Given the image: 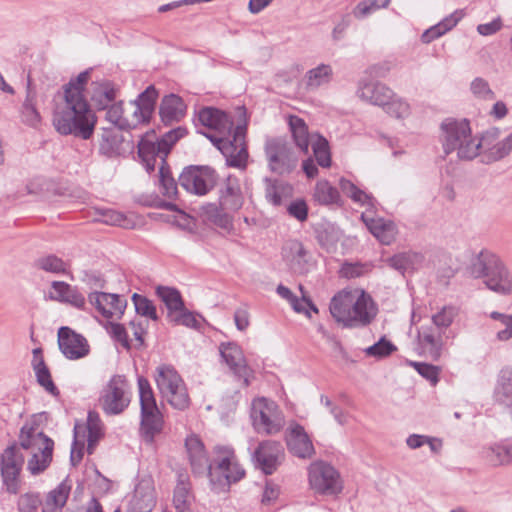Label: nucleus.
Listing matches in <instances>:
<instances>
[{
    "label": "nucleus",
    "mask_w": 512,
    "mask_h": 512,
    "mask_svg": "<svg viewBox=\"0 0 512 512\" xmlns=\"http://www.w3.org/2000/svg\"><path fill=\"white\" fill-rule=\"evenodd\" d=\"M204 475L209 478L211 489L220 493L228 490L231 483L242 479L245 471L240 466H233V469L224 466L218 468V464L210 462Z\"/></svg>",
    "instance_id": "17"
},
{
    "label": "nucleus",
    "mask_w": 512,
    "mask_h": 512,
    "mask_svg": "<svg viewBox=\"0 0 512 512\" xmlns=\"http://www.w3.org/2000/svg\"><path fill=\"white\" fill-rule=\"evenodd\" d=\"M137 383L139 390L140 410L150 408L156 410L158 406L149 381L145 377L139 376L137 379Z\"/></svg>",
    "instance_id": "49"
},
{
    "label": "nucleus",
    "mask_w": 512,
    "mask_h": 512,
    "mask_svg": "<svg viewBox=\"0 0 512 512\" xmlns=\"http://www.w3.org/2000/svg\"><path fill=\"white\" fill-rule=\"evenodd\" d=\"M132 301L137 314L148 317L152 320L158 319L156 307L147 297L134 293L132 295Z\"/></svg>",
    "instance_id": "53"
},
{
    "label": "nucleus",
    "mask_w": 512,
    "mask_h": 512,
    "mask_svg": "<svg viewBox=\"0 0 512 512\" xmlns=\"http://www.w3.org/2000/svg\"><path fill=\"white\" fill-rule=\"evenodd\" d=\"M106 119L119 130H130L136 128L139 123H136V118L133 117L132 120L127 119L123 114V102H113L106 108Z\"/></svg>",
    "instance_id": "39"
},
{
    "label": "nucleus",
    "mask_w": 512,
    "mask_h": 512,
    "mask_svg": "<svg viewBox=\"0 0 512 512\" xmlns=\"http://www.w3.org/2000/svg\"><path fill=\"white\" fill-rule=\"evenodd\" d=\"M70 491L71 485L67 481H62L47 494L44 503H42V512H61L68 500Z\"/></svg>",
    "instance_id": "36"
},
{
    "label": "nucleus",
    "mask_w": 512,
    "mask_h": 512,
    "mask_svg": "<svg viewBox=\"0 0 512 512\" xmlns=\"http://www.w3.org/2000/svg\"><path fill=\"white\" fill-rule=\"evenodd\" d=\"M219 350L221 357L229 366L234 376L247 387L250 384L252 370L247 365L241 348L235 343H222Z\"/></svg>",
    "instance_id": "16"
},
{
    "label": "nucleus",
    "mask_w": 512,
    "mask_h": 512,
    "mask_svg": "<svg viewBox=\"0 0 512 512\" xmlns=\"http://www.w3.org/2000/svg\"><path fill=\"white\" fill-rule=\"evenodd\" d=\"M390 1L391 0H383L381 3L379 0L361 1L354 8L353 14L358 19L364 18L380 8L388 7Z\"/></svg>",
    "instance_id": "58"
},
{
    "label": "nucleus",
    "mask_w": 512,
    "mask_h": 512,
    "mask_svg": "<svg viewBox=\"0 0 512 512\" xmlns=\"http://www.w3.org/2000/svg\"><path fill=\"white\" fill-rule=\"evenodd\" d=\"M490 318L499 321L504 328L496 333V339L505 342L512 339V314H504L498 311L490 313Z\"/></svg>",
    "instance_id": "55"
},
{
    "label": "nucleus",
    "mask_w": 512,
    "mask_h": 512,
    "mask_svg": "<svg viewBox=\"0 0 512 512\" xmlns=\"http://www.w3.org/2000/svg\"><path fill=\"white\" fill-rule=\"evenodd\" d=\"M420 343L427 349L428 354L433 360H438L442 351V337L433 331H422L419 333Z\"/></svg>",
    "instance_id": "46"
},
{
    "label": "nucleus",
    "mask_w": 512,
    "mask_h": 512,
    "mask_svg": "<svg viewBox=\"0 0 512 512\" xmlns=\"http://www.w3.org/2000/svg\"><path fill=\"white\" fill-rule=\"evenodd\" d=\"M51 288L52 291L49 293L51 300L69 304L77 309H84L86 300L77 287L71 286L64 281H53Z\"/></svg>",
    "instance_id": "25"
},
{
    "label": "nucleus",
    "mask_w": 512,
    "mask_h": 512,
    "mask_svg": "<svg viewBox=\"0 0 512 512\" xmlns=\"http://www.w3.org/2000/svg\"><path fill=\"white\" fill-rule=\"evenodd\" d=\"M155 381L162 397L175 409L189 407L190 398L186 385L179 373L170 365L157 367Z\"/></svg>",
    "instance_id": "6"
},
{
    "label": "nucleus",
    "mask_w": 512,
    "mask_h": 512,
    "mask_svg": "<svg viewBox=\"0 0 512 512\" xmlns=\"http://www.w3.org/2000/svg\"><path fill=\"white\" fill-rule=\"evenodd\" d=\"M130 404L128 382L125 376L114 375L103 388L99 405L106 415H119Z\"/></svg>",
    "instance_id": "9"
},
{
    "label": "nucleus",
    "mask_w": 512,
    "mask_h": 512,
    "mask_svg": "<svg viewBox=\"0 0 512 512\" xmlns=\"http://www.w3.org/2000/svg\"><path fill=\"white\" fill-rule=\"evenodd\" d=\"M456 315V311L451 306H444L438 313L433 315V324L438 328L449 327Z\"/></svg>",
    "instance_id": "63"
},
{
    "label": "nucleus",
    "mask_w": 512,
    "mask_h": 512,
    "mask_svg": "<svg viewBox=\"0 0 512 512\" xmlns=\"http://www.w3.org/2000/svg\"><path fill=\"white\" fill-rule=\"evenodd\" d=\"M284 448L280 442L267 440L259 443L252 454L256 468L264 474H273L284 459Z\"/></svg>",
    "instance_id": "12"
},
{
    "label": "nucleus",
    "mask_w": 512,
    "mask_h": 512,
    "mask_svg": "<svg viewBox=\"0 0 512 512\" xmlns=\"http://www.w3.org/2000/svg\"><path fill=\"white\" fill-rule=\"evenodd\" d=\"M219 205L222 210L237 211L243 205V196L236 177H227L220 190Z\"/></svg>",
    "instance_id": "29"
},
{
    "label": "nucleus",
    "mask_w": 512,
    "mask_h": 512,
    "mask_svg": "<svg viewBox=\"0 0 512 512\" xmlns=\"http://www.w3.org/2000/svg\"><path fill=\"white\" fill-rule=\"evenodd\" d=\"M410 365L426 380L435 386L439 381L440 368L425 362L411 361Z\"/></svg>",
    "instance_id": "59"
},
{
    "label": "nucleus",
    "mask_w": 512,
    "mask_h": 512,
    "mask_svg": "<svg viewBox=\"0 0 512 512\" xmlns=\"http://www.w3.org/2000/svg\"><path fill=\"white\" fill-rule=\"evenodd\" d=\"M76 92L60 96L56 100L52 115V124L62 136L72 135L76 138L89 140L95 130L97 116L86 98H81Z\"/></svg>",
    "instance_id": "2"
},
{
    "label": "nucleus",
    "mask_w": 512,
    "mask_h": 512,
    "mask_svg": "<svg viewBox=\"0 0 512 512\" xmlns=\"http://www.w3.org/2000/svg\"><path fill=\"white\" fill-rule=\"evenodd\" d=\"M85 429L83 426L75 425L74 439L71 447L70 462L72 466L78 465L84 455Z\"/></svg>",
    "instance_id": "50"
},
{
    "label": "nucleus",
    "mask_w": 512,
    "mask_h": 512,
    "mask_svg": "<svg viewBox=\"0 0 512 512\" xmlns=\"http://www.w3.org/2000/svg\"><path fill=\"white\" fill-rule=\"evenodd\" d=\"M288 450L301 459H310L315 454L313 443L304 427L293 422L288 428L286 436Z\"/></svg>",
    "instance_id": "18"
},
{
    "label": "nucleus",
    "mask_w": 512,
    "mask_h": 512,
    "mask_svg": "<svg viewBox=\"0 0 512 512\" xmlns=\"http://www.w3.org/2000/svg\"><path fill=\"white\" fill-rule=\"evenodd\" d=\"M42 503L43 501L41 499L40 493H24L18 498L17 512H37Z\"/></svg>",
    "instance_id": "52"
},
{
    "label": "nucleus",
    "mask_w": 512,
    "mask_h": 512,
    "mask_svg": "<svg viewBox=\"0 0 512 512\" xmlns=\"http://www.w3.org/2000/svg\"><path fill=\"white\" fill-rule=\"evenodd\" d=\"M265 197L268 202L279 206L284 198L290 197L293 188L290 184L271 178H265Z\"/></svg>",
    "instance_id": "37"
},
{
    "label": "nucleus",
    "mask_w": 512,
    "mask_h": 512,
    "mask_svg": "<svg viewBox=\"0 0 512 512\" xmlns=\"http://www.w3.org/2000/svg\"><path fill=\"white\" fill-rule=\"evenodd\" d=\"M313 154L318 165L324 168L331 166V153L328 140L322 135H316V139L312 142Z\"/></svg>",
    "instance_id": "48"
},
{
    "label": "nucleus",
    "mask_w": 512,
    "mask_h": 512,
    "mask_svg": "<svg viewBox=\"0 0 512 512\" xmlns=\"http://www.w3.org/2000/svg\"><path fill=\"white\" fill-rule=\"evenodd\" d=\"M469 271L474 278H484L491 291L503 296L512 294V272L493 252L481 250L471 259Z\"/></svg>",
    "instance_id": "4"
},
{
    "label": "nucleus",
    "mask_w": 512,
    "mask_h": 512,
    "mask_svg": "<svg viewBox=\"0 0 512 512\" xmlns=\"http://www.w3.org/2000/svg\"><path fill=\"white\" fill-rule=\"evenodd\" d=\"M396 346L385 337H382L378 342L369 346L364 351L368 356L375 358H384L391 355L396 351Z\"/></svg>",
    "instance_id": "57"
},
{
    "label": "nucleus",
    "mask_w": 512,
    "mask_h": 512,
    "mask_svg": "<svg viewBox=\"0 0 512 512\" xmlns=\"http://www.w3.org/2000/svg\"><path fill=\"white\" fill-rule=\"evenodd\" d=\"M164 427V418L159 410L156 408L141 409L140 410V436L146 444H153L154 439L159 435Z\"/></svg>",
    "instance_id": "22"
},
{
    "label": "nucleus",
    "mask_w": 512,
    "mask_h": 512,
    "mask_svg": "<svg viewBox=\"0 0 512 512\" xmlns=\"http://www.w3.org/2000/svg\"><path fill=\"white\" fill-rule=\"evenodd\" d=\"M91 101L98 110H105L116 101L118 89L109 80L95 81L91 84Z\"/></svg>",
    "instance_id": "30"
},
{
    "label": "nucleus",
    "mask_w": 512,
    "mask_h": 512,
    "mask_svg": "<svg viewBox=\"0 0 512 512\" xmlns=\"http://www.w3.org/2000/svg\"><path fill=\"white\" fill-rule=\"evenodd\" d=\"M54 441L39 430L35 423H25L20 429L19 445L13 443L0 456V474L3 487L9 494L21 489L20 474L25 462L21 449L30 452L27 469L32 475L44 472L52 461Z\"/></svg>",
    "instance_id": "1"
},
{
    "label": "nucleus",
    "mask_w": 512,
    "mask_h": 512,
    "mask_svg": "<svg viewBox=\"0 0 512 512\" xmlns=\"http://www.w3.org/2000/svg\"><path fill=\"white\" fill-rule=\"evenodd\" d=\"M250 417L258 433L273 435L283 428L285 421L278 405L266 398H257L251 405Z\"/></svg>",
    "instance_id": "8"
},
{
    "label": "nucleus",
    "mask_w": 512,
    "mask_h": 512,
    "mask_svg": "<svg viewBox=\"0 0 512 512\" xmlns=\"http://www.w3.org/2000/svg\"><path fill=\"white\" fill-rule=\"evenodd\" d=\"M308 477L311 488L324 495H336L342 491L340 474L329 463L315 461L308 468Z\"/></svg>",
    "instance_id": "10"
},
{
    "label": "nucleus",
    "mask_w": 512,
    "mask_h": 512,
    "mask_svg": "<svg viewBox=\"0 0 512 512\" xmlns=\"http://www.w3.org/2000/svg\"><path fill=\"white\" fill-rule=\"evenodd\" d=\"M89 302L107 319L117 315L120 318L127 306L126 300L118 294L94 291L88 295Z\"/></svg>",
    "instance_id": "21"
},
{
    "label": "nucleus",
    "mask_w": 512,
    "mask_h": 512,
    "mask_svg": "<svg viewBox=\"0 0 512 512\" xmlns=\"http://www.w3.org/2000/svg\"><path fill=\"white\" fill-rule=\"evenodd\" d=\"M89 76L90 69L79 73L77 77L72 78L67 84L63 86V93L60 96H67V92L69 91L73 95L74 93L79 92V96L81 98H85L84 90L89 80Z\"/></svg>",
    "instance_id": "54"
},
{
    "label": "nucleus",
    "mask_w": 512,
    "mask_h": 512,
    "mask_svg": "<svg viewBox=\"0 0 512 512\" xmlns=\"http://www.w3.org/2000/svg\"><path fill=\"white\" fill-rule=\"evenodd\" d=\"M58 346L62 354L69 360H78L89 354V344L84 336L76 333L68 326L58 330Z\"/></svg>",
    "instance_id": "13"
},
{
    "label": "nucleus",
    "mask_w": 512,
    "mask_h": 512,
    "mask_svg": "<svg viewBox=\"0 0 512 512\" xmlns=\"http://www.w3.org/2000/svg\"><path fill=\"white\" fill-rule=\"evenodd\" d=\"M313 199L320 205L328 206L338 204L341 197L338 189L327 180H319L314 187Z\"/></svg>",
    "instance_id": "42"
},
{
    "label": "nucleus",
    "mask_w": 512,
    "mask_h": 512,
    "mask_svg": "<svg viewBox=\"0 0 512 512\" xmlns=\"http://www.w3.org/2000/svg\"><path fill=\"white\" fill-rule=\"evenodd\" d=\"M288 125L294 141V147L303 155H306L310 145V134L305 121L299 116L290 115Z\"/></svg>",
    "instance_id": "33"
},
{
    "label": "nucleus",
    "mask_w": 512,
    "mask_h": 512,
    "mask_svg": "<svg viewBox=\"0 0 512 512\" xmlns=\"http://www.w3.org/2000/svg\"><path fill=\"white\" fill-rule=\"evenodd\" d=\"M385 112L396 118H404L409 114L410 106L407 102L399 98L392 97L387 103L382 105Z\"/></svg>",
    "instance_id": "61"
},
{
    "label": "nucleus",
    "mask_w": 512,
    "mask_h": 512,
    "mask_svg": "<svg viewBox=\"0 0 512 512\" xmlns=\"http://www.w3.org/2000/svg\"><path fill=\"white\" fill-rule=\"evenodd\" d=\"M314 233L318 244L327 252L333 251L340 239L339 229L327 221L317 223L314 227Z\"/></svg>",
    "instance_id": "35"
},
{
    "label": "nucleus",
    "mask_w": 512,
    "mask_h": 512,
    "mask_svg": "<svg viewBox=\"0 0 512 512\" xmlns=\"http://www.w3.org/2000/svg\"><path fill=\"white\" fill-rule=\"evenodd\" d=\"M232 132L233 138L224 146L222 154L228 166L244 170L249 157L245 143L246 126L237 125Z\"/></svg>",
    "instance_id": "14"
},
{
    "label": "nucleus",
    "mask_w": 512,
    "mask_h": 512,
    "mask_svg": "<svg viewBox=\"0 0 512 512\" xmlns=\"http://www.w3.org/2000/svg\"><path fill=\"white\" fill-rule=\"evenodd\" d=\"M187 106L183 99L174 94L165 95L159 106V115L165 125L179 122L186 114Z\"/></svg>",
    "instance_id": "26"
},
{
    "label": "nucleus",
    "mask_w": 512,
    "mask_h": 512,
    "mask_svg": "<svg viewBox=\"0 0 512 512\" xmlns=\"http://www.w3.org/2000/svg\"><path fill=\"white\" fill-rule=\"evenodd\" d=\"M159 190L169 200H176L178 198V185L165 159H162L159 168Z\"/></svg>",
    "instance_id": "40"
},
{
    "label": "nucleus",
    "mask_w": 512,
    "mask_h": 512,
    "mask_svg": "<svg viewBox=\"0 0 512 512\" xmlns=\"http://www.w3.org/2000/svg\"><path fill=\"white\" fill-rule=\"evenodd\" d=\"M215 171L207 166H188L179 175V184L187 192L205 195L214 186Z\"/></svg>",
    "instance_id": "11"
},
{
    "label": "nucleus",
    "mask_w": 512,
    "mask_h": 512,
    "mask_svg": "<svg viewBox=\"0 0 512 512\" xmlns=\"http://www.w3.org/2000/svg\"><path fill=\"white\" fill-rule=\"evenodd\" d=\"M512 151V133L489 149V160L497 161Z\"/></svg>",
    "instance_id": "62"
},
{
    "label": "nucleus",
    "mask_w": 512,
    "mask_h": 512,
    "mask_svg": "<svg viewBox=\"0 0 512 512\" xmlns=\"http://www.w3.org/2000/svg\"><path fill=\"white\" fill-rule=\"evenodd\" d=\"M369 301L371 298L364 291H354L347 328L364 327L372 322L376 313L372 306L368 307Z\"/></svg>",
    "instance_id": "20"
},
{
    "label": "nucleus",
    "mask_w": 512,
    "mask_h": 512,
    "mask_svg": "<svg viewBox=\"0 0 512 512\" xmlns=\"http://www.w3.org/2000/svg\"><path fill=\"white\" fill-rule=\"evenodd\" d=\"M38 92L32 84L30 77L27 79L26 95L22 103L20 114L24 124L36 128L41 123V115L37 110Z\"/></svg>",
    "instance_id": "28"
},
{
    "label": "nucleus",
    "mask_w": 512,
    "mask_h": 512,
    "mask_svg": "<svg viewBox=\"0 0 512 512\" xmlns=\"http://www.w3.org/2000/svg\"><path fill=\"white\" fill-rule=\"evenodd\" d=\"M197 317H201L199 314L194 313L186 309L184 306L182 310L178 311L172 318L171 321L176 325H183L188 328L198 329L200 327V321Z\"/></svg>",
    "instance_id": "60"
},
{
    "label": "nucleus",
    "mask_w": 512,
    "mask_h": 512,
    "mask_svg": "<svg viewBox=\"0 0 512 512\" xmlns=\"http://www.w3.org/2000/svg\"><path fill=\"white\" fill-rule=\"evenodd\" d=\"M282 258L289 270L296 275L307 274L312 265L309 252L299 240H289L285 243Z\"/></svg>",
    "instance_id": "15"
},
{
    "label": "nucleus",
    "mask_w": 512,
    "mask_h": 512,
    "mask_svg": "<svg viewBox=\"0 0 512 512\" xmlns=\"http://www.w3.org/2000/svg\"><path fill=\"white\" fill-rule=\"evenodd\" d=\"M187 129L183 126L171 129L156 141L142 138L138 143V155L141 158L147 172L155 169L156 159H165L171 151L173 145L186 136Z\"/></svg>",
    "instance_id": "7"
},
{
    "label": "nucleus",
    "mask_w": 512,
    "mask_h": 512,
    "mask_svg": "<svg viewBox=\"0 0 512 512\" xmlns=\"http://www.w3.org/2000/svg\"><path fill=\"white\" fill-rule=\"evenodd\" d=\"M333 76L332 67L328 64H320L315 68L308 70L305 74V84L308 90L318 89L320 86L328 84Z\"/></svg>",
    "instance_id": "41"
},
{
    "label": "nucleus",
    "mask_w": 512,
    "mask_h": 512,
    "mask_svg": "<svg viewBox=\"0 0 512 512\" xmlns=\"http://www.w3.org/2000/svg\"><path fill=\"white\" fill-rule=\"evenodd\" d=\"M264 155L270 172L279 175H289L298 166L301 152L284 137H269L264 143Z\"/></svg>",
    "instance_id": "5"
},
{
    "label": "nucleus",
    "mask_w": 512,
    "mask_h": 512,
    "mask_svg": "<svg viewBox=\"0 0 512 512\" xmlns=\"http://www.w3.org/2000/svg\"><path fill=\"white\" fill-rule=\"evenodd\" d=\"M185 447L193 473L198 476L204 475L210 462L202 441L196 435L188 436Z\"/></svg>",
    "instance_id": "27"
},
{
    "label": "nucleus",
    "mask_w": 512,
    "mask_h": 512,
    "mask_svg": "<svg viewBox=\"0 0 512 512\" xmlns=\"http://www.w3.org/2000/svg\"><path fill=\"white\" fill-rule=\"evenodd\" d=\"M357 95L373 105L382 107L383 104L392 99L394 93L383 83L361 80L358 84Z\"/></svg>",
    "instance_id": "23"
},
{
    "label": "nucleus",
    "mask_w": 512,
    "mask_h": 512,
    "mask_svg": "<svg viewBox=\"0 0 512 512\" xmlns=\"http://www.w3.org/2000/svg\"><path fill=\"white\" fill-rule=\"evenodd\" d=\"M484 457L493 466L512 464V445H494L484 451Z\"/></svg>",
    "instance_id": "44"
},
{
    "label": "nucleus",
    "mask_w": 512,
    "mask_h": 512,
    "mask_svg": "<svg viewBox=\"0 0 512 512\" xmlns=\"http://www.w3.org/2000/svg\"><path fill=\"white\" fill-rule=\"evenodd\" d=\"M440 129V138L446 155L456 151L459 159L472 160L480 154L486 136L482 139L474 137L466 119L446 118Z\"/></svg>",
    "instance_id": "3"
},
{
    "label": "nucleus",
    "mask_w": 512,
    "mask_h": 512,
    "mask_svg": "<svg viewBox=\"0 0 512 512\" xmlns=\"http://www.w3.org/2000/svg\"><path fill=\"white\" fill-rule=\"evenodd\" d=\"M287 212L290 216L294 217L300 222L307 220L308 217V206L303 199H297L292 201L288 207Z\"/></svg>",
    "instance_id": "64"
},
{
    "label": "nucleus",
    "mask_w": 512,
    "mask_h": 512,
    "mask_svg": "<svg viewBox=\"0 0 512 512\" xmlns=\"http://www.w3.org/2000/svg\"><path fill=\"white\" fill-rule=\"evenodd\" d=\"M32 368L35 372V376H36V380H37L38 384L41 387H43L51 395L58 396L59 390L52 380L50 370L47 367L45 361L37 362V364L34 365V367H32Z\"/></svg>",
    "instance_id": "47"
},
{
    "label": "nucleus",
    "mask_w": 512,
    "mask_h": 512,
    "mask_svg": "<svg viewBox=\"0 0 512 512\" xmlns=\"http://www.w3.org/2000/svg\"><path fill=\"white\" fill-rule=\"evenodd\" d=\"M354 291L342 290L334 295L330 301L329 310L336 322L347 325L352 306Z\"/></svg>",
    "instance_id": "31"
},
{
    "label": "nucleus",
    "mask_w": 512,
    "mask_h": 512,
    "mask_svg": "<svg viewBox=\"0 0 512 512\" xmlns=\"http://www.w3.org/2000/svg\"><path fill=\"white\" fill-rule=\"evenodd\" d=\"M197 120L220 135H229L234 130V122L230 114L215 107H203L198 111Z\"/></svg>",
    "instance_id": "19"
},
{
    "label": "nucleus",
    "mask_w": 512,
    "mask_h": 512,
    "mask_svg": "<svg viewBox=\"0 0 512 512\" xmlns=\"http://www.w3.org/2000/svg\"><path fill=\"white\" fill-rule=\"evenodd\" d=\"M158 98V91L154 85L148 86L138 98L132 103L133 117L136 118V123H148L155 111L156 100Z\"/></svg>",
    "instance_id": "24"
},
{
    "label": "nucleus",
    "mask_w": 512,
    "mask_h": 512,
    "mask_svg": "<svg viewBox=\"0 0 512 512\" xmlns=\"http://www.w3.org/2000/svg\"><path fill=\"white\" fill-rule=\"evenodd\" d=\"M213 463L218 464V468L222 466L233 469V466H239L233 448L230 446L217 445L214 447Z\"/></svg>",
    "instance_id": "51"
},
{
    "label": "nucleus",
    "mask_w": 512,
    "mask_h": 512,
    "mask_svg": "<svg viewBox=\"0 0 512 512\" xmlns=\"http://www.w3.org/2000/svg\"><path fill=\"white\" fill-rule=\"evenodd\" d=\"M387 262L391 268L404 275L408 271L420 268L424 262V255L413 251L401 252L390 257Z\"/></svg>",
    "instance_id": "32"
},
{
    "label": "nucleus",
    "mask_w": 512,
    "mask_h": 512,
    "mask_svg": "<svg viewBox=\"0 0 512 512\" xmlns=\"http://www.w3.org/2000/svg\"><path fill=\"white\" fill-rule=\"evenodd\" d=\"M470 90L474 97L481 100H494L496 95L490 88L489 83L482 77H476L470 84Z\"/></svg>",
    "instance_id": "56"
},
{
    "label": "nucleus",
    "mask_w": 512,
    "mask_h": 512,
    "mask_svg": "<svg viewBox=\"0 0 512 512\" xmlns=\"http://www.w3.org/2000/svg\"><path fill=\"white\" fill-rule=\"evenodd\" d=\"M156 294L165 304L171 318L185 306L181 293L176 288L160 285L156 288Z\"/></svg>",
    "instance_id": "38"
},
{
    "label": "nucleus",
    "mask_w": 512,
    "mask_h": 512,
    "mask_svg": "<svg viewBox=\"0 0 512 512\" xmlns=\"http://www.w3.org/2000/svg\"><path fill=\"white\" fill-rule=\"evenodd\" d=\"M190 483L187 477L179 475L177 485L174 489L173 503L178 512H186L189 510L190 500Z\"/></svg>",
    "instance_id": "43"
},
{
    "label": "nucleus",
    "mask_w": 512,
    "mask_h": 512,
    "mask_svg": "<svg viewBox=\"0 0 512 512\" xmlns=\"http://www.w3.org/2000/svg\"><path fill=\"white\" fill-rule=\"evenodd\" d=\"M35 267L53 274H66L67 263L54 254L41 256L35 260Z\"/></svg>",
    "instance_id": "45"
},
{
    "label": "nucleus",
    "mask_w": 512,
    "mask_h": 512,
    "mask_svg": "<svg viewBox=\"0 0 512 512\" xmlns=\"http://www.w3.org/2000/svg\"><path fill=\"white\" fill-rule=\"evenodd\" d=\"M123 136L115 127L103 128L99 142V153L107 158H113L120 154V146Z\"/></svg>",
    "instance_id": "34"
}]
</instances>
